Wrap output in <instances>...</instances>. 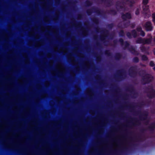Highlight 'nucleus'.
<instances>
[{
    "mask_svg": "<svg viewBox=\"0 0 155 155\" xmlns=\"http://www.w3.org/2000/svg\"><path fill=\"white\" fill-rule=\"evenodd\" d=\"M137 68V67L136 66H132L130 67L128 70V74L130 77H136L138 74L139 76L143 78V77L147 74L145 71L143 69L137 72L136 71Z\"/></svg>",
    "mask_w": 155,
    "mask_h": 155,
    "instance_id": "1",
    "label": "nucleus"
},
{
    "mask_svg": "<svg viewBox=\"0 0 155 155\" xmlns=\"http://www.w3.org/2000/svg\"><path fill=\"white\" fill-rule=\"evenodd\" d=\"M146 90L149 93L147 96L150 99H152L155 97V90L152 85L146 87Z\"/></svg>",
    "mask_w": 155,
    "mask_h": 155,
    "instance_id": "2",
    "label": "nucleus"
},
{
    "mask_svg": "<svg viewBox=\"0 0 155 155\" xmlns=\"http://www.w3.org/2000/svg\"><path fill=\"white\" fill-rule=\"evenodd\" d=\"M117 74L115 77L116 80H121L126 77V72L124 69L117 71Z\"/></svg>",
    "mask_w": 155,
    "mask_h": 155,
    "instance_id": "3",
    "label": "nucleus"
},
{
    "mask_svg": "<svg viewBox=\"0 0 155 155\" xmlns=\"http://www.w3.org/2000/svg\"><path fill=\"white\" fill-rule=\"evenodd\" d=\"M86 12L88 15H91L93 12L96 13L98 15H101L102 14L103 11L97 8L93 7L91 9L87 10Z\"/></svg>",
    "mask_w": 155,
    "mask_h": 155,
    "instance_id": "4",
    "label": "nucleus"
},
{
    "mask_svg": "<svg viewBox=\"0 0 155 155\" xmlns=\"http://www.w3.org/2000/svg\"><path fill=\"white\" fill-rule=\"evenodd\" d=\"M153 78L149 74H146L142 78V81L143 84H146L151 82Z\"/></svg>",
    "mask_w": 155,
    "mask_h": 155,
    "instance_id": "5",
    "label": "nucleus"
},
{
    "mask_svg": "<svg viewBox=\"0 0 155 155\" xmlns=\"http://www.w3.org/2000/svg\"><path fill=\"white\" fill-rule=\"evenodd\" d=\"M134 113L137 114H141L139 116V118L141 120H146L147 119L148 115V112L145 111H143L142 114H141L140 111H135L134 112Z\"/></svg>",
    "mask_w": 155,
    "mask_h": 155,
    "instance_id": "6",
    "label": "nucleus"
},
{
    "mask_svg": "<svg viewBox=\"0 0 155 155\" xmlns=\"http://www.w3.org/2000/svg\"><path fill=\"white\" fill-rule=\"evenodd\" d=\"M145 30L147 31H151L153 29V26L151 22L150 21L146 22L144 25Z\"/></svg>",
    "mask_w": 155,
    "mask_h": 155,
    "instance_id": "7",
    "label": "nucleus"
},
{
    "mask_svg": "<svg viewBox=\"0 0 155 155\" xmlns=\"http://www.w3.org/2000/svg\"><path fill=\"white\" fill-rule=\"evenodd\" d=\"M121 18L124 21L127 20V19H130L132 18L131 13L129 12H127L125 14L122 13L121 14Z\"/></svg>",
    "mask_w": 155,
    "mask_h": 155,
    "instance_id": "8",
    "label": "nucleus"
},
{
    "mask_svg": "<svg viewBox=\"0 0 155 155\" xmlns=\"http://www.w3.org/2000/svg\"><path fill=\"white\" fill-rule=\"evenodd\" d=\"M101 33L103 34V35L101 36V40L102 41H104L105 40L107 36V35L109 34V31L104 29L102 30L101 31Z\"/></svg>",
    "mask_w": 155,
    "mask_h": 155,
    "instance_id": "9",
    "label": "nucleus"
},
{
    "mask_svg": "<svg viewBox=\"0 0 155 155\" xmlns=\"http://www.w3.org/2000/svg\"><path fill=\"white\" fill-rule=\"evenodd\" d=\"M144 45H141L140 48V49L142 52L149 55V51L150 47L149 46L145 47Z\"/></svg>",
    "mask_w": 155,
    "mask_h": 155,
    "instance_id": "10",
    "label": "nucleus"
},
{
    "mask_svg": "<svg viewBox=\"0 0 155 155\" xmlns=\"http://www.w3.org/2000/svg\"><path fill=\"white\" fill-rule=\"evenodd\" d=\"M130 21H127L124 22L122 26L120 23H119L117 26L118 27L120 28H128L130 25Z\"/></svg>",
    "mask_w": 155,
    "mask_h": 155,
    "instance_id": "11",
    "label": "nucleus"
},
{
    "mask_svg": "<svg viewBox=\"0 0 155 155\" xmlns=\"http://www.w3.org/2000/svg\"><path fill=\"white\" fill-rule=\"evenodd\" d=\"M126 90L133 94V97H135L137 94V93L136 92L134 88L132 86H130L128 87L127 88Z\"/></svg>",
    "mask_w": 155,
    "mask_h": 155,
    "instance_id": "12",
    "label": "nucleus"
},
{
    "mask_svg": "<svg viewBox=\"0 0 155 155\" xmlns=\"http://www.w3.org/2000/svg\"><path fill=\"white\" fill-rule=\"evenodd\" d=\"M155 129V122L151 123L148 127L147 130L151 133H153Z\"/></svg>",
    "mask_w": 155,
    "mask_h": 155,
    "instance_id": "13",
    "label": "nucleus"
},
{
    "mask_svg": "<svg viewBox=\"0 0 155 155\" xmlns=\"http://www.w3.org/2000/svg\"><path fill=\"white\" fill-rule=\"evenodd\" d=\"M101 1L104 2L107 5V7H110L113 5L114 2L113 0H101Z\"/></svg>",
    "mask_w": 155,
    "mask_h": 155,
    "instance_id": "14",
    "label": "nucleus"
},
{
    "mask_svg": "<svg viewBox=\"0 0 155 155\" xmlns=\"http://www.w3.org/2000/svg\"><path fill=\"white\" fill-rule=\"evenodd\" d=\"M129 50L132 54L134 55H137L139 54L138 52L136 50L135 48L132 46H131L129 48Z\"/></svg>",
    "mask_w": 155,
    "mask_h": 155,
    "instance_id": "15",
    "label": "nucleus"
},
{
    "mask_svg": "<svg viewBox=\"0 0 155 155\" xmlns=\"http://www.w3.org/2000/svg\"><path fill=\"white\" fill-rule=\"evenodd\" d=\"M152 40V38L151 36L150 38H144V45H150L151 44Z\"/></svg>",
    "mask_w": 155,
    "mask_h": 155,
    "instance_id": "16",
    "label": "nucleus"
},
{
    "mask_svg": "<svg viewBox=\"0 0 155 155\" xmlns=\"http://www.w3.org/2000/svg\"><path fill=\"white\" fill-rule=\"evenodd\" d=\"M142 14L145 18L147 19L149 18L151 15V13L150 11L147 12H142Z\"/></svg>",
    "mask_w": 155,
    "mask_h": 155,
    "instance_id": "17",
    "label": "nucleus"
},
{
    "mask_svg": "<svg viewBox=\"0 0 155 155\" xmlns=\"http://www.w3.org/2000/svg\"><path fill=\"white\" fill-rule=\"evenodd\" d=\"M122 57V54L119 52L116 53L114 56L115 59L117 61L119 60Z\"/></svg>",
    "mask_w": 155,
    "mask_h": 155,
    "instance_id": "18",
    "label": "nucleus"
},
{
    "mask_svg": "<svg viewBox=\"0 0 155 155\" xmlns=\"http://www.w3.org/2000/svg\"><path fill=\"white\" fill-rule=\"evenodd\" d=\"M144 38H142L141 37L138 38L136 41V44H142L144 45Z\"/></svg>",
    "mask_w": 155,
    "mask_h": 155,
    "instance_id": "19",
    "label": "nucleus"
},
{
    "mask_svg": "<svg viewBox=\"0 0 155 155\" xmlns=\"http://www.w3.org/2000/svg\"><path fill=\"white\" fill-rule=\"evenodd\" d=\"M142 8V12H148V11H150L149 9V6L148 5H143Z\"/></svg>",
    "mask_w": 155,
    "mask_h": 155,
    "instance_id": "20",
    "label": "nucleus"
},
{
    "mask_svg": "<svg viewBox=\"0 0 155 155\" xmlns=\"http://www.w3.org/2000/svg\"><path fill=\"white\" fill-rule=\"evenodd\" d=\"M108 13L110 14L115 15L117 14V12L115 10L111 9L108 11Z\"/></svg>",
    "mask_w": 155,
    "mask_h": 155,
    "instance_id": "21",
    "label": "nucleus"
},
{
    "mask_svg": "<svg viewBox=\"0 0 155 155\" xmlns=\"http://www.w3.org/2000/svg\"><path fill=\"white\" fill-rule=\"evenodd\" d=\"M132 35H133L134 38H136L137 36V33L135 30L134 29L131 31Z\"/></svg>",
    "mask_w": 155,
    "mask_h": 155,
    "instance_id": "22",
    "label": "nucleus"
},
{
    "mask_svg": "<svg viewBox=\"0 0 155 155\" xmlns=\"http://www.w3.org/2000/svg\"><path fill=\"white\" fill-rule=\"evenodd\" d=\"M133 120L135 122V123H132L133 125H135L136 124L140 125V123L139 120H138L137 118H134L133 119Z\"/></svg>",
    "mask_w": 155,
    "mask_h": 155,
    "instance_id": "23",
    "label": "nucleus"
},
{
    "mask_svg": "<svg viewBox=\"0 0 155 155\" xmlns=\"http://www.w3.org/2000/svg\"><path fill=\"white\" fill-rule=\"evenodd\" d=\"M85 5L86 7H89L91 6L92 3L88 0H87L85 2Z\"/></svg>",
    "mask_w": 155,
    "mask_h": 155,
    "instance_id": "24",
    "label": "nucleus"
},
{
    "mask_svg": "<svg viewBox=\"0 0 155 155\" xmlns=\"http://www.w3.org/2000/svg\"><path fill=\"white\" fill-rule=\"evenodd\" d=\"M91 21L93 23H94L96 25H97L99 23V20L97 18H93L91 19Z\"/></svg>",
    "mask_w": 155,
    "mask_h": 155,
    "instance_id": "25",
    "label": "nucleus"
},
{
    "mask_svg": "<svg viewBox=\"0 0 155 155\" xmlns=\"http://www.w3.org/2000/svg\"><path fill=\"white\" fill-rule=\"evenodd\" d=\"M104 54L106 55L108 57H110L112 55V53L108 50H106L104 51Z\"/></svg>",
    "mask_w": 155,
    "mask_h": 155,
    "instance_id": "26",
    "label": "nucleus"
},
{
    "mask_svg": "<svg viewBox=\"0 0 155 155\" xmlns=\"http://www.w3.org/2000/svg\"><path fill=\"white\" fill-rule=\"evenodd\" d=\"M119 35L120 37H124V36L125 34L124 31L123 30H120L119 32Z\"/></svg>",
    "mask_w": 155,
    "mask_h": 155,
    "instance_id": "27",
    "label": "nucleus"
},
{
    "mask_svg": "<svg viewBox=\"0 0 155 155\" xmlns=\"http://www.w3.org/2000/svg\"><path fill=\"white\" fill-rule=\"evenodd\" d=\"M124 49H125L126 48H128L130 45L129 43L127 41H125L124 43Z\"/></svg>",
    "mask_w": 155,
    "mask_h": 155,
    "instance_id": "28",
    "label": "nucleus"
},
{
    "mask_svg": "<svg viewBox=\"0 0 155 155\" xmlns=\"http://www.w3.org/2000/svg\"><path fill=\"white\" fill-rule=\"evenodd\" d=\"M141 59L142 61H147L148 60V57L145 55H143L141 56Z\"/></svg>",
    "mask_w": 155,
    "mask_h": 155,
    "instance_id": "29",
    "label": "nucleus"
},
{
    "mask_svg": "<svg viewBox=\"0 0 155 155\" xmlns=\"http://www.w3.org/2000/svg\"><path fill=\"white\" fill-rule=\"evenodd\" d=\"M114 26V25L113 23L108 24L107 25V27L109 29H112Z\"/></svg>",
    "mask_w": 155,
    "mask_h": 155,
    "instance_id": "30",
    "label": "nucleus"
},
{
    "mask_svg": "<svg viewBox=\"0 0 155 155\" xmlns=\"http://www.w3.org/2000/svg\"><path fill=\"white\" fill-rule=\"evenodd\" d=\"M133 61L134 63H137L139 62V59L137 57H135L133 58Z\"/></svg>",
    "mask_w": 155,
    "mask_h": 155,
    "instance_id": "31",
    "label": "nucleus"
},
{
    "mask_svg": "<svg viewBox=\"0 0 155 155\" xmlns=\"http://www.w3.org/2000/svg\"><path fill=\"white\" fill-rule=\"evenodd\" d=\"M118 41L120 43L121 45L123 46L124 45V40L122 38H119L118 40Z\"/></svg>",
    "mask_w": 155,
    "mask_h": 155,
    "instance_id": "32",
    "label": "nucleus"
},
{
    "mask_svg": "<svg viewBox=\"0 0 155 155\" xmlns=\"http://www.w3.org/2000/svg\"><path fill=\"white\" fill-rule=\"evenodd\" d=\"M152 21L154 25H155V12L152 14Z\"/></svg>",
    "mask_w": 155,
    "mask_h": 155,
    "instance_id": "33",
    "label": "nucleus"
},
{
    "mask_svg": "<svg viewBox=\"0 0 155 155\" xmlns=\"http://www.w3.org/2000/svg\"><path fill=\"white\" fill-rule=\"evenodd\" d=\"M149 2V0H143L142 4L143 5H147Z\"/></svg>",
    "mask_w": 155,
    "mask_h": 155,
    "instance_id": "34",
    "label": "nucleus"
},
{
    "mask_svg": "<svg viewBox=\"0 0 155 155\" xmlns=\"http://www.w3.org/2000/svg\"><path fill=\"white\" fill-rule=\"evenodd\" d=\"M126 35L129 39L131 38L132 37L131 33L129 32H128L127 33Z\"/></svg>",
    "mask_w": 155,
    "mask_h": 155,
    "instance_id": "35",
    "label": "nucleus"
},
{
    "mask_svg": "<svg viewBox=\"0 0 155 155\" xmlns=\"http://www.w3.org/2000/svg\"><path fill=\"white\" fill-rule=\"evenodd\" d=\"M121 3L119 1H117L116 2V6L117 7V9L118 10L119 9L118 8V7H119V5H120Z\"/></svg>",
    "mask_w": 155,
    "mask_h": 155,
    "instance_id": "36",
    "label": "nucleus"
},
{
    "mask_svg": "<svg viewBox=\"0 0 155 155\" xmlns=\"http://www.w3.org/2000/svg\"><path fill=\"white\" fill-rule=\"evenodd\" d=\"M140 9L139 8H137L135 12V14L136 15H138L140 14Z\"/></svg>",
    "mask_w": 155,
    "mask_h": 155,
    "instance_id": "37",
    "label": "nucleus"
},
{
    "mask_svg": "<svg viewBox=\"0 0 155 155\" xmlns=\"http://www.w3.org/2000/svg\"><path fill=\"white\" fill-rule=\"evenodd\" d=\"M136 25V24L134 22L132 23H130V28H135Z\"/></svg>",
    "mask_w": 155,
    "mask_h": 155,
    "instance_id": "38",
    "label": "nucleus"
},
{
    "mask_svg": "<svg viewBox=\"0 0 155 155\" xmlns=\"http://www.w3.org/2000/svg\"><path fill=\"white\" fill-rule=\"evenodd\" d=\"M149 65L150 67H154L155 65V64L154 63L153 61H150V63H149Z\"/></svg>",
    "mask_w": 155,
    "mask_h": 155,
    "instance_id": "39",
    "label": "nucleus"
},
{
    "mask_svg": "<svg viewBox=\"0 0 155 155\" xmlns=\"http://www.w3.org/2000/svg\"><path fill=\"white\" fill-rule=\"evenodd\" d=\"M136 30L138 32H140L142 30V28L140 26L137 27L136 28Z\"/></svg>",
    "mask_w": 155,
    "mask_h": 155,
    "instance_id": "40",
    "label": "nucleus"
},
{
    "mask_svg": "<svg viewBox=\"0 0 155 155\" xmlns=\"http://www.w3.org/2000/svg\"><path fill=\"white\" fill-rule=\"evenodd\" d=\"M144 105V102L143 101L139 103V104L137 106L139 107H141V106H143Z\"/></svg>",
    "mask_w": 155,
    "mask_h": 155,
    "instance_id": "41",
    "label": "nucleus"
},
{
    "mask_svg": "<svg viewBox=\"0 0 155 155\" xmlns=\"http://www.w3.org/2000/svg\"><path fill=\"white\" fill-rule=\"evenodd\" d=\"M140 32V35L142 37H144L145 35V32L143 31L142 30Z\"/></svg>",
    "mask_w": 155,
    "mask_h": 155,
    "instance_id": "42",
    "label": "nucleus"
},
{
    "mask_svg": "<svg viewBox=\"0 0 155 155\" xmlns=\"http://www.w3.org/2000/svg\"><path fill=\"white\" fill-rule=\"evenodd\" d=\"M146 130L145 129H142L140 130V132L142 133H143Z\"/></svg>",
    "mask_w": 155,
    "mask_h": 155,
    "instance_id": "43",
    "label": "nucleus"
},
{
    "mask_svg": "<svg viewBox=\"0 0 155 155\" xmlns=\"http://www.w3.org/2000/svg\"><path fill=\"white\" fill-rule=\"evenodd\" d=\"M101 59V58L100 56H98L96 57V60L97 61H100Z\"/></svg>",
    "mask_w": 155,
    "mask_h": 155,
    "instance_id": "44",
    "label": "nucleus"
},
{
    "mask_svg": "<svg viewBox=\"0 0 155 155\" xmlns=\"http://www.w3.org/2000/svg\"><path fill=\"white\" fill-rule=\"evenodd\" d=\"M117 40H114L113 41V43L114 45H116L117 44Z\"/></svg>",
    "mask_w": 155,
    "mask_h": 155,
    "instance_id": "45",
    "label": "nucleus"
},
{
    "mask_svg": "<svg viewBox=\"0 0 155 155\" xmlns=\"http://www.w3.org/2000/svg\"><path fill=\"white\" fill-rule=\"evenodd\" d=\"M120 9H124V7L123 6L120 5L119 7Z\"/></svg>",
    "mask_w": 155,
    "mask_h": 155,
    "instance_id": "46",
    "label": "nucleus"
},
{
    "mask_svg": "<svg viewBox=\"0 0 155 155\" xmlns=\"http://www.w3.org/2000/svg\"><path fill=\"white\" fill-rule=\"evenodd\" d=\"M96 31L97 32H99V28H96Z\"/></svg>",
    "mask_w": 155,
    "mask_h": 155,
    "instance_id": "47",
    "label": "nucleus"
},
{
    "mask_svg": "<svg viewBox=\"0 0 155 155\" xmlns=\"http://www.w3.org/2000/svg\"><path fill=\"white\" fill-rule=\"evenodd\" d=\"M97 45L99 46H101L100 43L99 42L97 43Z\"/></svg>",
    "mask_w": 155,
    "mask_h": 155,
    "instance_id": "48",
    "label": "nucleus"
},
{
    "mask_svg": "<svg viewBox=\"0 0 155 155\" xmlns=\"http://www.w3.org/2000/svg\"><path fill=\"white\" fill-rule=\"evenodd\" d=\"M134 106H132V105H131L130 106H129V108H133L134 107Z\"/></svg>",
    "mask_w": 155,
    "mask_h": 155,
    "instance_id": "49",
    "label": "nucleus"
},
{
    "mask_svg": "<svg viewBox=\"0 0 155 155\" xmlns=\"http://www.w3.org/2000/svg\"><path fill=\"white\" fill-rule=\"evenodd\" d=\"M153 52L154 55H155V48H154L153 49Z\"/></svg>",
    "mask_w": 155,
    "mask_h": 155,
    "instance_id": "50",
    "label": "nucleus"
},
{
    "mask_svg": "<svg viewBox=\"0 0 155 155\" xmlns=\"http://www.w3.org/2000/svg\"><path fill=\"white\" fill-rule=\"evenodd\" d=\"M128 148L126 147L124 148V149L125 150H128Z\"/></svg>",
    "mask_w": 155,
    "mask_h": 155,
    "instance_id": "51",
    "label": "nucleus"
},
{
    "mask_svg": "<svg viewBox=\"0 0 155 155\" xmlns=\"http://www.w3.org/2000/svg\"><path fill=\"white\" fill-rule=\"evenodd\" d=\"M153 41L155 42V36L153 38Z\"/></svg>",
    "mask_w": 155,
    "mask_h": 155,
    "instance_id": "52",
    "label": "nucleus"
},
{
    "mask_svg": "<svg viewBox=\"0 0 155 155\" xmlns=\"http://www.w3.org/2000/svg\"><path fill=\"white\" fill-rule=\"evenodd\" d=\"M78 17L81 18V15H79L78 16Z\"/></svg>",
    "mask_w": 155,
    "mask_h": 155,
    "instance_id": "53",
    "label": "nucleus"
},
{
    "mask_svg": "<svg viewBox=\"0 0 155 155\" xmlns=\"http://www.w3.org/2000/svg\"><path fill=\"white\" fill-rule=\"evenodd\" d=\"M138 138L139 139H141V136H138Z\"/></svg>",
    "mask_w": 155,
    "mask_h": 155,
    "instance_id": "54",
    "label": "nucleus"
},
{
    "mask_svg": "<svg viewBox=\"0 0 155 155\" xmlns=\"http://www.w3.org/2000/svg\"><path fill=\"white\" fill-rule=\"evenodd\" d=\"M153 69L155 71V66L153 68Z\"/></svg>",
    "mask_w": 155,
    "mask_h": 155,
    "instance_id": "55",
    "label": "nucleus"
},
{
    "mask_svg": "<svg viewBox=\"0 0 155 155\" xmlns=\"http://www.w3.org/2000/svg\"><path fill=\"white\" fill-rule=\"evenodd\" d=\"M149 122V121H147L146 122V124H147Z\"/></svg>",
    "mask_w": 155,
    "mask_h": 155,
    "instance_id": "56",
    "label": "nucleus"
}]
</instances>
